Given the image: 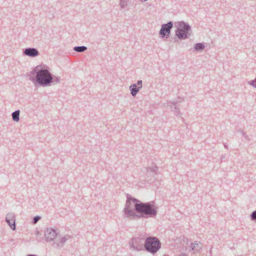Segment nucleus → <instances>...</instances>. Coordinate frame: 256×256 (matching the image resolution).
Masks as SVG:
<instances>
[{"label": "nucleus", "mask_w": 256, "mask_h": 256, "mask_svg": "<svg viewBox=\"0 0 256 256\" xmlns=\"http://www.w3.org/2000/svg\"><path fill=\"white\" fill-rule=\"evenodd\" d=\"M41 218V217L38 216H35L32 219V223L34 224H36L38 222Z\"/></svg>", "instance_id": "4be33fe9"}, {"label": "nucleus", "mask_w": 256, "mask_h": 256, "mask_svg": "<svg viewBox=\"0 0 256 256\" xmlns=\"http://www.w3.org/2000/svg\"><path fill=\"white\" fill-rule=\"evenodd\" d=\"M176 102H170L168 103V106L170 107L171 110L174 112L176 116L180 113V110L176 106Z\"/></svg>", "instance_id": "ddd939ff"}, {"label": "nucleus", "mask_w": 256, "mask_h": 256, "mask_svg": "<svg viewBox=\"0 0 256 256\" xmlns=\"http://www.w3.org/2000/svg\"><path fill=\"white\" fill-rule=\"evenodd\" d=\"M145 239L144 237L134 238H132L130 244V248L137 251H140L144 248Z\"/></svg>", "instance_id": "39448f33"}, {"label": "nucleus", "mask_w": 256, "mask_h": 256, "mask_svg": "<svg viewBox=\"0 0 256 256\" xmlns=\"http://www.w3.org/2000/svg\"><path fill=\"white\" fill-rule=\"evenodd\" d=\"M120 6L121 8H124L128 6L127 0H120Z\"/></svg>", "instance_id": "aec40b11"}, {"label": "nucleus", "mask_w": 256, "mask_h": 256, "mask_svg": "<svg viewBox=\"0 0 256 256\" xmlns=\"http://www.w3.org/2000/svg\"><path fill=\"white\" fill-rule=\"evenodd\" d=\"M240 132L242 133V135L244 137L246 140H248V136L242 130H240Z\"/></svg>", "instance_id": "a878e982"}, {"label": "nucleus", "mask_w": 256, "mask_h": 256, "mask_svg": "<svg viewBox=\"0 0 256 256\" xmlns=\"http://www.w3.org/2000/svg\"><path fill=\"white\" fill-rule=\"evenodd\" d=\"M158 208L154 201L143 202L127 194L125 207L123 210L124 216L131 220L154 218L158 214Z\"/></svg>", "instance_id": "f257e3e1"}, {"label": "nucleus", "mask_w": 256, "mask_h": 256, "mask_svg": "<svg viewBox=\"0 0 256 256\" xmlns=\"http://www.w3.org/2000/svg\"><path fill=\"white\" fill-rule=\"evenodd\" d=\"M174 23L172 21H170L166 24H162L159 32L160 37L166 38H169Z\"/></svg>", "instance_id": "423d86ee"}, {"label": "nucleus", "mask_w": 256, "mask_h": 256, "mask_svg": "<svg viewBox=\"0 0 256 256\" xmlns=\"http://www.w3.org/2000/svg\"><path fill=\"white\" fill-rule=\"evenodd\" d=\"M224 147L228 149V145H226V144H224Z\"/></svg>", "instance_id": "c85d7f7f"}, {"label": "nucleus", "mask_w": 256, "mask_h": 256, "mask_svg": "<svg viewBox=\"0 0 256 256\" xmlns=\"http://www.w3.org/2000/svg\"><path fill=\"white\" fill-rule=\"evenodd\" d=\"M191 248L189 250V252L193 251L194 253L199 252L202 249V244L200 242L196 241L194 242H192L190 244Z\"/></svg>", "instance_id": "9b49d317"}, {"label": "nucleus", "mask_w": 256, "mask_h": 256, "mask_svg": "<svg viewBox=\"0 0 256 256\" xmlns=\"http://www.w3.org/2000/svg\"><path fill=\"white\" fill-rule=\"evenodd\" d=\"M163 256H169L168 254H164Z\"/></svg>", "instance_id": "7c9ffc66"}, {"label": "nucleus", "mask_w": 256, "mask_h": 256, "mask_svg": "<svg viewBox=\"0 0 256 256\" xmlns=\"http://www.w3.org/2000/svg\"><path fill=\"white\" fill-rule=\"evenodd\" d=\"M177 256H188V255L184 252H182L178 254Z\"/></svg>", "instance_id": "bb28decb"}, {"label": "nucleus", "mask_w": 256, "mask_h": 256, "mask_svg": "<svg viewBox=\"0 0 256 256\" xmlns=\"http://www.w3.org/2000/svg\"><path fill=\"white\" fill-rule=\"evenodd\" d=\"M71 238V236L70 235H66L63 237L60 238L58 240V242H54L52 246L55 248H58L60 246H62L66 242Z\"/></svg>", "instance_id": "9d476101"}, {"label": "nucleus", "mask_w": 256, "mask_h": 256, "mask_svg": "<svg viewBox=\"0 0 256 256\" xmlns=\"http://www.w3.org/2000/svg\"><path fill=\"white\" fill-rule=\"evenodd\" d=\"M250 217L252 220H256V210L251 213Z\"/></svg>", "instance_id": "412c9836"}, {"label": "nucleus", "mask_w": 256, "mask_h": 256, "mask_svg": "<svg viewBox=\"0 0 256 256\" xmlns=\"http://www.w3.org/2000/svg\"><path fill=\"white\" fill-rule=\"evenodd\" d=\"M161 242L154 236L147 237L144 240V248L148 252L154 254L160 248Z\"/></svg>", "instance_id": "20e7f679"}, {"label": "nucleus", "mask_w": 256, "mask_h": 256, "mask_svg": "<svg viewBox=\"0 0 256 256\" xmlns=\"http://www.w3.org/2000/svg\"><path fill=\"white\" fill-rule=\"evenodd\" d=\"M205 48V45L202 42H198L195 44L194 49L196 52H200Z\"/></svg>", "instance_id": "2eb2a0df"}, {"label": "nucleus", "mask_w": 256, "mask_h": 256, "mask_svg": "<svg viewBox=\"0 0 256 256\" xmlns=\"http://www.w3.org/2000/svg\"><path fill=\"white\" fill-rule=\"evenodd\" d=\"M181 240L188 244V239L187 238L183 236L182 238H181Z\"/></svg>", "instance_id": "393cba45"}, {"label": "nucleus", "mask_w": 256, "mask_h": 256, "mask_svg": "<svg viewBox=\"0 0 256 256\" xmlns=\"http://www.w3.org/2000/svg\"><path fill=\"white\" fill-rule=\"evenodd\" d=\"M20 110H15L12 114V120L14 122H18L20 120Z\"/></svg>", "instance_id": "4468645a"}, {"label": "nucleus", "mask_w": 256, "mask_h": 256, "mask_svg": "<svg viewBox=\"0 0 256 256\" xmlns=\"http://www.w3.org/2000/svg\"><path fill=\"white\" fill-rule=\"evenodd\" d=\"M60 78L58 76H56L52 74V84H56L60 82Z\"/></svg>", "instance_id": "6ab92c4d"}, {"label": "nucleus", "mask_w": 256, "mask_h": 256, "mask_svg": "<svg viewBox=\"0 0 256 256\" xmlns=\"http://www.w3.org/2000/svg\"><path fill=\"white\" fill-rule=\"evenodd\" d=\"M158 167L154 164H153L151 166L146 168V175L147 176H152L154 177L158 174Z\"/></svg>", "instance_id": "1a4fd4ad"}, {"label": "nucleus", "mask_w": 256, "mask_h": 256, "mask_svg": "<svg viewBox=\"0 0 256 256\" xmlns=\"http://www.w3.org/2000/svg\"><path fill=\"white\" fill-rule=\"evenodd\" d=\"M248 84L251 85L254 88H256V77L253 80H251L248 82Z\"/></svg>", "instance_id": "5701e85b"}, {"label": "nucleus", "mask_w": 256, "mask_h": 256, "mask_svg": "<svg viewBox=\"0 0 256 256\" xmlns=\"http://www.w3.org/2000/svg\"><path fill=\"white\" fill-rule=\"evenodd\" d=\"M29 79L35 84L48 86L52 84V74L47 68L38 66L30 72Z\"/></svg>", "instance_id": "f03ea898"}, {"label": "nucleus", "mask_w": 256, "mask_h": 256, "mask_svg": "<svg viewBox=\"0 0 256 256\" xmlns=\"http://www.w3.org/2000/svg\"><path fill=\"white\" fill-rule=\"evenodd\" d=\"M56 236H58V233L54 229L47 228L44 231V237L46 242L53 241Z\"/></svg>", "instance_id": "0eeeda50"}, {"label": "nucleus", "mask_w": 256, "mask_h": 256, "mask_svg": "<svg viewBox=\"0 0 256 256\" xmlns=\"http://www.w3.org/2000/svg\"><path fill=\"white\" fill-rule=\"evenodd\" d=\"M38 50L34 48H28L24 49L23 54L31 58H34L39 55Z\"/></svg>", "instance_id": "6e6552de"}, {"label": "nucleus", "mask_w": 256, "mask_h": 256, "mask_svg": "<svg viewBox=\"0 0 256 256\" xmlns=\"http://www.w3.org/2000/svg\"><path fill=\"white\" fill-rule=\"evenodd\" d=\"M6 220H8L12 222H16L15 215L12 212L8 213L6 216Z\"/></svg>", "instance_id": "f3484780"}, {"label": "nucleus", "mask_w": 256, "mask_h": 256, "mask_svg": "<svg viewBox=\"0 0 256 256\" xmlns=\"http://www.w3.org/2000/svg\"><path fill=\"white\" fill-rule=\"evenodd\" d=\"M141 2H146V1L147 0H140Z\"/></svg>", "instance_id": "c756f323"}, {"label": "nucleus", "mask_w": 256, "mask_h": 256, "mask_svg": "<svg viewBox=\"0 0 256 256\" xmlns=\"http://www.w3.org/2000/svg\"><path fill=\"white\" fill-rule=\"evenodd\" d=\"M140 88L136 86V84H133L130 86V94L132 96H135L136 94L139 92Z\"/></svg>", "instance_id": "f8f14e48"}, {"label": "nucleus", "mask_w": 256, "mask_h": 256, "mask_svg": "<svg viewBox=\"0 0 256 256\" xmlns=\"http://www.w3.org/2000/svg\"><path fill=\"white\" fill-rule=\"evenodd\" d=\"M177 24L176 29L175 30L176 37L174 38V42H178V40L188 38L192 34L191 26L184 21L178 22Z\"/></svg>", "instance_id": "7ed1b4c3"}, {"label": "nucleus", "mask_w": 256, "mask_h": 256, "mask_svg": "<svg viewBox=\"0 0 256 256\" xmlns=\"http://www.w3.org/2000/svg\"><path fill=\"white\" fill-rule=\"evenodd\" d=\"M6 222L10 226L12 230H15L16 228V222H12L11 220H6Z\"/></svg>", "instance_id": "a211bd4d"}, {"label": "nucleus", "mask_w": 256, "mask_h": 256, "mask_svg": "<svg viewBox=\"0 0 256 256\" xmlns=\"http://www.w3.org/2000/svg\"><path fill=\"white\" fill-rule=\"evenodd\" d=\"M136 86L139 87L140 88H142V80H138L136 84Z\"/></svg>", "instance_id": "b1692460"}, {"label": "nucleus", "mask_w": 256, "mask_h": 256, "mask_svg": "<svg viewBox=\"0 0 256 256\" xmlns=\"http://www.w3.org/2000/svg\"><path fill=\"white\" fill-rule=\"evenodd\" d=\"M226 155H222L221 156V160H222L223 159L225 158Z\"/></svg>", "instance_id": "cd10ccee"}, {"label": "nucleus", "mask_w": 256, "mask_h": 256, "mask_svg": "<svg viewBox=\"0 0 256 256\" xmlns=\"http://www.w3.org/2000/svg\"><path fill=\"white\" fill-rule=\"evenodd\" d=\"M88 49L86 46H76L73 48L74 50L78 52H82Z\"/></svg>", "instance_id": "dca6fc26"}]
</instances>
